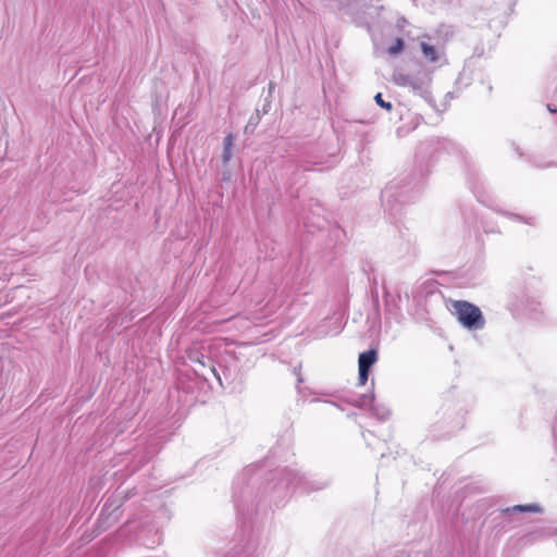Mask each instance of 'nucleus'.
<instances>
[{"mask_svg": "<svg viewBox=\"0 0 557 557\" xmlns=\"http://www.w3.org/2000/svg\"><path fill=\"white\" fill-rule=\"evenodd\" d=\"M393 81L398 86L408 87L413 91H421L428 85L430 78L426 74H424L423 77H413L401 72H396L393 75Z\"/></svg>", "mask_w": 557, "mask_h": 557, "instance_id": "f03ea898", "label": "nucleus"}, {"mask_svg": "<svg viewBox=\"0 0 557 557\" xmlns=\"http://www.w3.org/2000/svg\"><path fill=\"white\" fill-rule=\"evenodd\" d=\"M374 100H375V102H376L380 107H382V108H384V109H386V110H388V111L392 109V104H391V102H385V101L383 100V98H382V95H381V94H376V95H375V97H374Z\"/></svg>", "mask_w": 557, "mask_h": 557, "instance_id": "6e6552de", "label": "nucleus"}, {"mask_svg": "<svg viewBox=\"0 0 557 557\" xmlns=\"http://www.w3.org/2000/svg\"><path fill=\"white\" fill-rule=\"evenodd\" d=\"M508 511L519 512H539L541 508L537 505H517L507 509Z\"/></svg>", "mask_w": 557, "mask_h": 557, "instance_id": "423d86ee", "label": "nucleus"}, {"mask_svg": "<svg viewBox=\"0 0 557 557\" xmlns=\"http://www.w3.org/2000/svg\"><path fill=\"white\" fill-rule=\"evenodd\" d=\"M454 312L458 321L469 330L483 329L485 321L479 307L468 301H455L453 304Z\"/></svg>", "mask_w": 557, "mask_h": 557, "instance_id": "f257e3e1", "label": "nucleus"}, {"mask_svg": "<svg viewBox=\"0 0 557 557\" xmlns=\"http://www.w3.org/2000/svg\"><path fill=\"white\" fill-rule=\"evenodd\" d=\"M403 49H404V41H403V39L397 38L395 44L393 46H391L387 51L391 55H396V54L400 53L403 51Z\"/></svg>", "mask_w": 557, "mask_h": 557, "instance_id": "0eeeda50", "label": "nucleus"}, {"mask_svg": "<svg viewBox=\"0 0 557 557\" xmlns=\"http://www.w3.org/2000/svg\"><path fill=\"white\" fill-rule=\"evenodd\" d=\"M376 361L375 350H368L359 355V382L364 385L368 381L369 370Z\"/></svg>", "mask_w": 557, "mask_h": 557, "instance_id": "7ed1b4c3", "label": "nucleus"}, {"mask_svg": "<svg viewBox=\"0 0 557 557\" xmlns=\"http://www.w3.org/2000/svg\"><path fill=\"white\" fill-rule=\"evenodd\" d=\"M552 112H556V109L548 107Z\"/></svg>", "mask_w": 557, "mask_h": 557, "instance_id": "1a4fd4ad", "label": "nucleus"}, {"mask_svg": "<svg viewBox=\"0 0 557 557\" xmlns=\"http://www.w3.org/2000/svg\"><path fill=\"white\" fill-rule=\"evenodd\" d=\"M420 48L423 57L430 63H436L444 57V51L436 46H433L426 41L420 42Z\"/></svg>", "mask_w": 557, "mask_h": 557, "instance_id": "20e7f679", "label": "nucleus"}, {"mask_svg": "<svg viewBox=\"0 0 557 557\" xmlns=\"http://www.w3.org/2000/svg\"><path fill=\"white\" fill-rule=\"evenodd\" d=\"M235 139H236V137L233 134H228L224 138L223 152H222V159H223L224 163H227L233 157V146H234Z\"/></svg>", "mask_w": 557, "mask_h": 557, "instance_id": "39448f33", "label": "nucleus"}]
</instances>
